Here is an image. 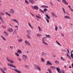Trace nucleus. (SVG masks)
<instances>
[{
    "label": "nucleus",
    "mask_w": 73,
    "mask_h": 73,
    "mask_svg": "<svg viewBox=\"0 0 73 73\" xmlns=\"http://www.w3.org/2000/svg\"><path fill=\"white\" fill-rule=\"evenodd\" d=\"M45 39H46V37H42V42H43V44H44V45H48V44L46 43L45 42V41H44V40H45Z\"/></svg>",
    "instance_id": "1"
},
{
    "label": "nucleus",
    "mask_w": 73,
    "mask_h": 73,
    "mask_svg": "<svg viewBox=\"0 0 73 73\" xmlns=\"http://www.w3.org/2000/svg\"><path fill=\"white\" fill-rule=\"evenodd\" d=\"M6 60L7 61H8V62H9L10 63H12V64L14 63V61H13V60H12V59H9V58H8V57H6Z\"/></svg>",
    "instance_id": "2"
},
{
    "label": "nucleus",
    "mask_w": 73,
    "mask_h": 73,
    "mask_svg": "<svg viewBox=\"0 0 73 73\" xmlns=\"http://www.w3.org/2000/svg\"><path fill=\"white\" fill-rule=\"evenodd\" d=\"M0 70L1 71V72H2V73H6L5 72V70H7V69L5 68H4L3 69L1 68H0Z\"/></svg>",
    "instance_id": "3"
},
{
    "label": "nucleus",
    "mask_w": 73,
    "mask_h": 73,
    "mask_svg": "<svg viewBox=\"0 0 73 73\" xmlns=\"http://www.w3.org/2000/svg\"><path fill=\"white\" fill-rule=\"evenodd\" d=\"M7 65L11 67H12L13 68H16V67L15 66L13 65L12 64L8 63Z\"/></svg>",
    "instance_id": "4"
},
{
    "label": "nucleus",
    "mask_w": 73,
    "mask_h": 73,
    "mask_svg": "<svg viewBox=\"0 0 73 73\" xmlns=\"http://www.w3.org/2000/svg\"><path fill=\"white\" fill-rule=\"evenodd\" d=\"M25 43L26 45H29V46H31V45L30 42L27 40H25Z\"/></svg>",
    "instance_id": "5"
},
{
    "label": "nucleus",
    "mask_w": 73,
    "mask_h": 73,
    "mask_svg": "<svg viewBox=\"0 0 73 73\" xmlns=\"http://www.w3.org/2000/svg\"><path fill=\"white\" fill-rule=\"evenodd\" d=\"M22 57L24 61H27V58H28V57H27V56L25 55H23L22 56Z\"/></svg>",
    "instance_id": "6"
},
{
    "label": "nucleus",
    "mask_w": 73,
    "mask_h": 73,
    "mask_svg": "<svg viewBox=\"0 0 73 73\" xmlns=\"http://www.w3.org/2000/svg\"><path fill=\"white\" fill-rule=\"evenodd\" d=\"M46 65H50L52 66V63L50 62L49 61H48L47 62V63L46 64Z\"/></svg>",
    "instance_id": "7"
},
{
    "label": "nucleus",
    "mask_w": 73,
    "mask_h": 73,
    "mask_svg": "<svg viewBox=\"0 0 73 73\" xmlns=\"http://www.w3.org/2000/svg\"><path fill=\"white\" fill-rule=\"evenodd\" d=\"M7 31L9 32H13V29L12 28H9L7 29Z\"/></svg>",
    "instance_id": "8"
},
{
    "label": "nucleus",
    "mask_w": 73,
    "mask_h": 73,
    "mask_svg": "<svg viewBox=\"0 0 73 73\" xmlns=\"http://www.w3.org/2000/svg\"><path fill=\"white\" fill-rule=\"evenodd\" d=\"M35 68L36 70L38 69L39 71H41V68L37 65L35 67Z\"/></svg>",
    "instance_id": "9"
},
{
    "label": "nucleus",
    "mask_w": 73,
    "mask_h": 73,
    "mask_svg": "<svg viewBox=\"0 0 73 73\" xmlns=\"http://www.w3.org/2000/svg\"><path fill=\"white\" fill-rule=\"evenodd\" d=\"M13 70H15V71L17 73H22L21 71H20L16 68H14Z\"/></svg>",
    "instance_id": "10"
},
{
    "label": "nucleus",
    "mask_w": 73,
    "mask_h": 73,
    "mask_svg": "<svg viewBox=\"0 0 73 73\" xmlns=\"http://www.w3.org/2000/svg\"><path fill=\"white\" fill-rule=\"evenodd\" d=\"M56 70L58 73H61V70L59 68H56Z\"/></svg>",
    "instance_id": "11"
},
{
    "label": "nucleus",
    "mask_w": 73,
    "mask_h": 73,
    "mask_svg": "<svg viewBox=\"0 0 73 73\" xmlns=\"http://www.w3.org/2000/svg\"><path fill=\"white\" fill-rule=\"evenodd\" d=\"M66 1V0H62V2H63L64 4L66 5H68V3Z\"/></svg>",
    "instance_id": "12"
},
{
    "label": "nucleus",
    "mask_w": 73,
    "mask_h": 73,
    "mask_svg": "<svg viewBox=\"0 0 73 73\" xmlns=\"http://www.w3.org/2000/svg\"><path fill=\"white\" fill-rule=\"evenodd\" d=\"M10 12L11 13H12V14H14V13H15V11L13 9H10Z\"/></svg>",
    "instance_id": "13"
},
{
    "label": "nucleus",
    "mask_w": 73,
    "mask_h": 73,
    "mask_svg": "<svg viewBox=\"0 0 73 73\" xmlns=\"http://www.w3.org/2000/svg\"><path fill=\"white\" fill-rule=\"evenodd\" d=\"M71 19V18H70V17L69 16H68L67 15H66L65 16H64V19Z\"/></svg>",
    "instance_id": "14"
},
{
    "label": "nucleus",
    "mask_w": 73,
    "mask_h": 73,
    "mask_svg": "<svg viewBox=\"0 0 73 73\" xmlns=\"http://www.w3.org/2000/svg\"><path fill=\"white\" fill-rule=\"evenodd\" d=\"M34 9L36 10H38V7L37 5H35L33 7Z\"/></svg>",
    "instance_id": "15"
},
{
    "label": "nucleus",
    "mask_w": 73,
    "mask_h": 73,
    "mask_svg": "<svg viewBox=\"0 0 73 73\" xmlns=\"http://www.w3.org/2000/svg\"><path fill=\"white\" fill-rule=\"evenodd\" d=\"M3 33L4 34H5L6 36H7V37H8L9 36V34H8V33L6 31H4L3 32Z\"/></svg>",
    "instance_id": "16"
},
{
    "label": "nucleus",
    "mask_w": 73,
    "mask_h": 73,
    "mask_svg": "<svg viewBox=\"0 0 73 73\" xmlns=\"http://www.w3.org/2000/svg\"><path fill=\"white\" fill-rule=\"evenodd\" d=\"M41 54L42 56H46L47 55V54L43 52L41 53Z\"/></svg>",
    "instance_id": "17"
},
{
    "label": "nucleus",
    "mask_w": 73,
    "mask_h": 73,
    "mask_svg": "<svg viewBox=\"0 0 73 73\" xmlns=\"http://www.w3.org/2000/svg\"><path fill=\"white\" fill-rule=\"evenodd\" d=\"M51 15L52 16H54V17H55L56 18H57V16H56V15H55V14L54 13H53V12L52 13Z\"/></svg>",
    "instance_id": "18"
},
{
    "label": "nucleus",
    "mask_w": 73,
    "mask_h": 73,
    "mask_svg": "<svg viewBox=\"0 0 73 73\" xmlns=\"http://www.w3.org/2000/svg\"><path fill=\"white\" fill-rule=\"evenodd\" d=\"M29 2L30 3H31V4H34V3H35V1H34L33 0H30V1H29Z\"/></svg>",
    "instance_id": "19"
},
{
    "label": "nucleus",
    "mask_w": 73,
    "mask_h": 73,
    "mask_svg": "<svg viewBox=\"0 0 73 73\" xmlns=\"http://www.w3.org/2000/svg\"><path fill=\"white\" fill-rule=\"evenodd\" d=\"M28 25H29V27H30L31 28V29H33V27L32 26V25H31V24L30 23H28Z\"/></svg>",
    "instance_id": "20"
},
{
    "label": "nucleus",
    "mask_w": 73,
    "mask_h": 73,
    "mask_svg": "<svg viewBox=\"0 0 73 73\" xmlns=\"http://www.w3.org/2000/svg\"><path fill=\"white\" fill-rule=\"evenodd\" d=\"M0 19H1V22H2V23H5V21H4V20H3V18H1V16H0Z\"/></svg>",
    "instance_id": "21"
},
{
    "label": "nucleus",
    "mask_w": 73,
    "mask_h": 73,
    "mask_svg": "<svg viewBox=\"0 0 73 73\" xmlns=\"http://www.w3.org/2000/svg\"><path fill=\"white\" fill-rule=\"evenodd\" d=\"M13 21H15V22L16 23H17V24L18 25H19V21H18L16 20V19H13Z\"/></svg>",
    "instance_id": "22"
},
{
    "label": "nucleus",
    "mask_w": 73,
    "mask_h": 73,
    "mask_svg": "<svg viewBox=\"0 0 73 73\" xmlns=\"http://www.w3.org/2000/svg\"><path fill=\"white\" fill-rule=\"evenodd\" d=\"M36 36L37 37H41L42 35L41 34H40L39 33H37L36 35Z\"/></svg>",
    "instance_id": "23"
},
{
    "label": "nucleus",
    "mask_w": 73,
    "mask_h": 73,
    "mask_svg": "<svg viewBox=\"0 0 73 73\" xmlns=\"http://www.w3.org/2000/svg\"><path fill=\"white\" fill-rule=\"evenodd\" d=\"M17 52L19 54H20H20H21V53H22V51H21L20 50H18L17 51Z\"/></svg>",
    "instance_id": "24"
},
{
    "label": "nucleus",
    "mask_w": 73,
    "mask_h": 73,
    "mask_svg": "<svg viewBox=\"0 0 73 73\" xmlns=\"http://www.w3.org/2000/svg\"><path fill=\"white\" fill-rule=\"evenodd\" d=\"M45 36L46 37H47L48 38H51L50 35H46Z\"/></svg>",
    "instance_id": "25"
},
{
    "label": "nucleus",
    "mask_w": 73,
    "mask_h": 73,
    "mask_svg": "<svg viewBox=\"0 0 73 73\" xmlns=\"http://www.w3.org/2000/svg\"><path fill=\"white\" fill-rule=\"evenodd\" d=\"M27 33H28L29 35H30L31 34V31L30 30H27Z\"/></svg>",
    "instance_id": "26"
},
{
    "label": "nucleus",
    "mask_w": 73,
    "mask_h": 73,
    "mask_svg": "<svg viewBox=\"0 0 73 73\" xmlns=\"http://www.w3.org/2000/svg\"><path fill=\"white\" fill-rule=\"evenodd\" d=\"M50 68L52 69H55L56 68V67L54 66H51L50 67Z\"/></svg>",
    "instance_id": "27"
},
{
    "label": "nucleus",
    "mask_w": 73,
    "mask_h": 73,
    "mask_svg": "<svg viewBox=\"0 0 73 73\" xmlns=\"http://www.w3.org/2000/svg\"><path fill=\"white\" fill-rule=\"evenodd\" d=\"M41 7L42 8H48V7L44 5H42Z\"/></svg>",
    "instance_id": "28"
},
{
    "label": "nucleus",
    "mask_w": 73,
    "mask_h": 73,
    "mask_svg": "<svg viewBox=\"0 0 73 73\" xmlns=\"http://www.w3.org/2000/svg\"><path fill=\"white\" fill-rule=\"evenodd\" d=\"M38 28L39 32H41V31H42V29H41V27L39 26H38Z\"/></svg>",
    "instance_id": "29"
},
{
    "label": "nucleus",
    "mask_w": 73,
    "mask_h": 73,
    "mask_svg": "<svg viewBox=\"0 0 73 73\" xmlns=\"http://www.w3.org/2000/svg\"><path fill=\"white\" fill-rule=\"evenodd\" d=\"M16 33H17V32H16V30H15L13 31V32L12 34L13 35H14V34H15Z\"/></svg>",
    "instance_id": "30"
},
{
    "label": "nucleus",
    "mask_w": 73,
    "mask_h": 73,
    "mask_svg": "<svg viewBox=\"0 0 73 73\" xmlns=\"http://www.w3.org/2000/svg\"><path fill=\"white\" fill-rule=\"evenodd\" d=\"M18 41V42H22V41H23V39H19L17 40Z\"/></svg>",
    "instance_id": "31"
},
{
    "label": "nucleus",
    "mask_w": 73,
    "mask_h": 73,
    "mask_svg": "<svg viewBox=\"0 0 73 73\" xmlns=\"http://www.w3.org/2000/svg\"><path fill=\"white\" fill-rule=\"evenodd\" d=\"M40 60L42 62H45V60H44V58H40Z\"/></svg>",
    "instance_id": "32"
},
{
    "label": "nucleus",
    "mask_w": 73,
    "mask_h": 73,
    "mask_svg": "<svg viewBox=\"0 0 73 73\" xmlns=\"http://www.w3.org/2000/svg\"><path fill=\"white\" fill-rule=\"evenodd\" d=\"M1 37H2V38H3V41H6V39H5V38L3 36L1 35Z\"/></svg>",
    "instance_id": "33"
},
{
    "label": "nucleus",
    "mask_w": 73,
    "mask_h": 73,
    "mask_svg": "<svg viewBox=\"0 0 73 73\" xmlns=\"http://www.w3.org/2000/svg\"><path fill=\"white\" fill-rule=\"evenodd\" d=\"M45 15L48 19V20H50V17H49V16H48L47 14H45Z\"/></svg>",
    "instance_id": "34"
},
{
    "label": "nucleus",
    "mask_w": 73,
    "mask_h": 73,
    "mask_svg": "<svg viewBox=\"0 0 73 73\" xmlns=\"http://www.w3.org/2000/svg\"><path fill=\"white\" fill-rule=\"evenodd\" d=\"M5 14H6V15H7L8 16H11V15L9 13H8V12H6L5 13Z\"/></svg>",
    "instance_id": "35"
},
{
    "label": "nucleus",
    "mask_w": 73,
    "mask_h": 73,
    "mask_svg": "<svg viewBox=\"0 0 73 73\" xmlns=\"http://www.w3.org/2000/svg\"><path fill=\"white\" fill-rule=\"evenodd\" d=\"M55 30L56 31H57L58 30V27H57V26H55Z\"/></svg>",
    "instance_id": "36"
},
{
    "label": "nucleus",
    "mask_w": 73,
    "mask_h": 73,
    "mask_svg": "<svg viewBox=\"0 0 73 73\" xmlns=\"http://www.w3.org/2000/svg\"><path fill=\"white\" fill-rule=\"evenodd\" d=\"M45 19L47 23H49V19H47V17H45Z\"/></svg>",
    "instance_id": "37"
},
{
    "label": "nucleus",
    "mask_w": 73,
    "mask_h": 73,
    "mask_svg": "<svg viewBox=\"0 0 73 73\" xmlns=\"http://www.w3.org/2000/svg\"><path fill=\"white\" fill-rule=\"evenodd\" d=\"M62 9L63 10V11L64 13H66V11H65V9H64L63 8V7H62Z\"/></svg>",
    "instance_id": "38"
},
{
    "label": "nucleus",
    "mask_w": 73,
    "mask_h": 73,
    "mask_svg": "<svg viewBox=\"0 0 73 73\" xmlns=\"http://www.w3.org/2000/svg\"><path fill=\"white\" fill-rule=\"evenodd\" d=\"M56 42L57 44L58 45H59V46H61V44H60V43H59L58 41H56Z\"/></svg>",
    "instance_id": "39"
},
{
    "label": "nucleus",
    "mask_w": 73,
    "mask_h": 73,
    "mask_svg": "<svg viewBox=\"0 0 73 73\" xmlns=\"http://www.w3.org/2000/svg\"><path fill=\"white\" fill-rule=\"evenodd\" d=\"M60 58L61 60H62V61H65V59H64V58H63V57H61Z\"/></svg>",
    "instance_id": "40"
},
{
    "label": "nucleus",
    "mask_w": 73,
    "mask_h": 73,
    "mask_svg": "<svg viewBox=\"0 0 73 73\" xmlns=\"http://www.w3.org/2000/svg\"><path fill=\"white\" fill-rule=\"evenodd\" d=\"M15 54H16V55L18 57L20 56V55H19V54H18L17 52L15 53Z\"/></svg>",
    "instance_id": "41"
},
{
    "label": "nucleus",
    "mask_w": 73,
    "mask_h": 73,
    "mask_svg": "<svg viewBox=\"0 0 73 73\" xmlns=\"http://www.w3.org/2000/svg\"><path fill=\"white\" fill-rule=\"evenodd\" d=\"M25 1L26 3V4H29V2H28V1L27 0H25Z\"/></svg>",
    "instance_id": "42"
},
{
    "label": "nucleus",
    "mask_w": 73,
    "mask_h": 73,
    "mask_svg": "<svg viewBox=\"0 0 73 73\" xmlns=\"http://www.w3.org/2000/svg\"><path fill=\"white\" fill-rule=\"evenodd\" d=\"M36 17H37V18H38V19H41V17H40L36 15Z\"/></svg>",
    "instance_id": "43"
},
{
    "label": "nucleus",
    "mask_w": 73,
    "mask_h": 73,
    "mask_svg": "<svg viewBox=\"0 0 73 73\" xmlns=\"http://www.w3.org/2000/svg\"><path fill=\"white\" fill-rule=\"evenodd\" d=\"M27 36L28 38H31V36H30L29 35V34H27Z\"/></svg>",
    "instance_id": "44"
},
{
    "label": "nucleus",
    "mask_w": 73,
    "mask_h": 73,
    "mask_svg": "<svg viewBox=\"0 0 73 73\" xmlns=\"http://www.w3.org/2000/svg\"><path fill=\"white\" fill-rule=\"evenodd\" d=\"M39 10L40 11V12H42V13H45V12H44V11H42V10L40 9Z\"/></svg>",
    "instance_id": "45"
},
{
    "label": "nucleus",
    "mask_w": 73,
    "mask_h": 73,
    "mask_svg": "<svg viewBox=\"0 0 73 73\" xmlns=\"http://www.w3.org/2000/svg\"><path fill=\"white\" fill-rule=\"evenodd\" d=\"M25 68H29V66L28 65H25Z\"/></svg>",
    "instance_id": "46"
},
{
    "label": "nucleus",
    "mask_w": 73,
    "mask_h": 73,
    "mask_svg": "<svg viewBox=\"0 0 73 73\" xmlns=\"http://www.w3.org/2000/svg\"><path fill=\"white\" fill-rule=\"evenodd\" d=\"M55 63H56V64H59V61H55Z\"/></svg>",
    "instance_id": "47"
},
{
    "label": "nucleus",
    "mask_w": 73,
    "mask_h": 73,
    "mask_svg": "<svg viewBox=\"0 0 73 73\" xmlns=\"http://www.w3.org/2000/svg\"><path fill=\"white\" fill-rule=\"evenodd\" d=\"M58 28L60 29H62V27H61V26H58Z\"/></svg>",
    "instance_id": "48"
},
{
    "label": "nucleus",
    "mask_w": 73,
    "mask_h": 73,
    "mask_svg": "<svg viewBox=\"0 0 73 73\" xmlns=\"http://www.w3.org/2000/svg\"><path fill=\"white\" fill-rule=\"evenodd\" d=\"M48 10V9H44L43 11H44V12H45L47 10Z\"/></svg>",
    "instance_id": "49"
},
{
    "label": "nucleus",
    "mask_w": 73,
    "mask_h": 73,
    "mask_svg": "<svg viewBox=\"0 0 73 73\" xmlns=\"http://www.w3.org/2000/svg\"><path fill=\"white\" fill-rule=\"evenodd\" d=\"M61 36H62V37H64V34L62 33H60Z\"/></svg>",
    "instance_id": "50"
},
{
    "label": "nucleus",
    "mask_w": 73,
    "mask_h": 73,
    "mask_svg": "<svg viewBox=\"0 0 73 73\" xmlns=\"http://www.w3.org/2000/svg\"><path fill=\"white\" fill-rule=\"evenodd\" d=\"M71 57L72 58H73V54H71Z\"/></svg>",
    "instance_id": "51"
},
{
    "label": "nucleus",
    "mask_w": 73,
    "mask_h": 73,
    "mask_svg": "<svg viewBox=\"0 0 73 73\" xmlns=\"http://www.w3.org/2000/svg\"><path fill=\"white\" fill-rule=\"evenodd\" d=\"M10 49H13V46H10Z\"/></svg>",
    "instance_id": "52"
},
{
    "label": "nucleus",
    "mask_w": 73,
    "mask_h": 73,
    "mask_svg": "<svg viewBox=\"0 0 73 73\" xmlns=\"http://www.w3.org/2000/svg\"><path fill=\"white\" fill-rule=\"evenodd\" d=\"M66 55L67 57H69V54H68V53H66Z\"/></svg>",
    "instance_id": "53"
},
{
    "label": "nucleus",
    "mask_w": 73,
    "mask_h": 73,
    "mask_svg": "<svg viewBox=\"0 0 73 73\" xmlns=\"http://www.w3.org/2000/svg\"><path fill=\"white\" fill-rule=\"evenodd\" d=\"M62 52H63H63H67L66 50H62Z\"/></svg>",
    "instance_id": "54"
},
{
    "label": "nucleus",
    "mask_w": 73,
    "mask_h": 73,
    "mask_svg": "<svg viewBox=\"0 0 73 73\" xmlns=\"http://www.w3.org/2000/svg\"><path fill=\"white\" fill-rule=\"evenodd\" d=\"M62 73H65V71L63 70H62Z\"/></svg>",
    "instance_id": "55"
},
{
    "label": "nucleus",
    "mask_w": 73,
    "mask_h": 73,
    "mask_svg": "<svg viewBox=\"0 0 73 73\" xmlns=\"http://www.w3.org/2000/svg\"><path fill=\"white\" fill-rule=\"evenodd\" d=\"M67 52L68 53H70V52H69V49H67Z\"/></svg>",
    "instance_id": "56"
},
{
    "label": "nucleus",
    "mask_w": 73,
    "mask_h": 73,
    "mask_svg": "<svg viewBox=\"0 0 73 73\" xmlns=\"http://www.w3.org/2000/svg\"><path fill=\"white\" fill-rule=\"evenodd\" d=\"M1 14L2 15H4V13H1Z\"/></svg>",
    "instance_id": "57"
},
{
    "label": "nucleus",
    "mask_w": 73,
    "mask_h": 73,
    "mask_svg": "<svg viewBox=\"0 0 73 73\" xmlns=\"http://www.w3.org/2000/svg\"><path fill=\"white\" fill-rule=\"evenodd\" d=\"M17 59L19 60V61H21V60L20 58H17Z\"/></svg>",
    "instance_id": "58"
},
{
    "label": "nucleus",
    "mask_w": 73,
    "mask_h": 73,
    "mask_svg": "<svg viewBox=\"0 0 73 73\" xmlns=\"http://www.w3.org/2000/svg\"><path fill=\"white\" fill-rule=\"evenodd\" d=\"M2 28H5V27L4 25L2 26Z\"/></svg>",
    "instance_id": "59"
},
{
    "label": "nucleus",
    "mask_w": 73,
    "mask_h": 73,
    "mask_svg": "<svg viewBox=\"0 0 73 73\" xmlns=\"http://www.w3.org/2000/svg\"><path fill=\"white\" fill-rule=\"evenodd\" d=\"M70 9V11H72V12H73V9H72V8H71V9Z\"/></svg>",
    "instance_id": "60"
},
{
    "label": "nucleus",
    "mask_w": 73,
    "mask_h": 73,
    "mask_svg": "<svg viewBox=\"0 0 73 73\" xmlns=\"http://www.w3.org/2000/svg\"><path fill=\"white\" fill-rule=\"evenodd\" d=\"M68 7L70 9H71V7H70V6H68Z\"/></svg>",
    "instance_id": "61"
},
{
    "label": "nucleus",
    "mask_w": 73,
    "mask_h": 73,
    "mask_svg": "<svg viewBox=\"0 0 73 73\" xmlns=\"http://www.w3.org/2000/svg\"><path fill=\"white\" fill-rule=\"evenodd\" d=\"M30 14L32 15L33 16H34V15H33V14L32 13H30Z\"/></svg>",
    "instance_id": "62"
},
{
    "label": "nucleus",
    "mask_w": 73,
    "mask_h": 73,
    "mask_svg": "<svg viewBox=\"0 0 73 73\" xmlns=\"http://www.w3.org/2000/svg\"><path fill=\"white\" fill-rule=\"evenodd\" d=\"M69 68H72V66H70L69 67Z\"/></svg>",
    "instance_id": "63"
},
{
    "label": "nucleus",
    "mask_w": 73,
    "mask_h": 73,
    "mask_svg": "<svg viewBox=\"0 0 73 73\" xmlns=\"http://www.w3.org/2000/svg\"><path fill=\"white\" fill-rule=\"evenodd\" d=\"M58 2H59V3L60 2V0H56Z\"/></svg>",
    "instance_id": "64"
}]
</instances>
